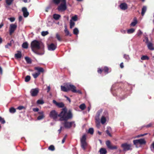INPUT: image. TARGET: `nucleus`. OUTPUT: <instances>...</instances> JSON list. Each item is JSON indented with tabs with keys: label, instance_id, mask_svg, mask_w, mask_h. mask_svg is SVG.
Returning <instances> with one entry per match:
<instances>
[{
	"label": "nucleus",
	"instance_id": "1",
	"mask_svg": "<svg viewBox=\"0 0 154 154\" xmlns=\"http://www.w3.org/2000/svg\"><path fill=\"white\" fill-rule=\"evenodd\" d=\"M30 46L32 51L36 54L41 55L44 54L45 46L41 41L34 40L31 42Z\"/></svg>",
	"mask_w": 154,
	"mask_h": 154
},
{
	"label": "nucleus",
	"instance_id": "2",
	"mask_svg": "<svg viewBox=\"0 0 154 154\" xmlns=\"http://www.w3.org/2000/svg\"><path fill=\"white\" fill-rule=\"evenodd\" d=\"M66 114L63 115L62 118H60V120L64 121L62 123L64 127L66 129H69L71 128L73 124H74L75 127V125L74 121L68 122V120L71 119L73 117V115L71 110H69L68 112H66Z\"/></svg>",
	"mask_w": 154,
	"mask_h": 154
},
{
	"label": "nucleus",
	"instance_id": "3",
	"mask_svg": "<svg viewBox=\"0 0 154 154\" xmlns=\"http://www.w3.org/2000/svg\"><path fill=\"white\" fill-rule=\"evenodd\" d=\"M67 111V109L66 107H64L62 109V110L59 114H58L57 112L54 110H51L49 114L50 117L54 120L56 121L58 117L62 118L63 115L66 114V112Z\"/></svg>",
	"mask_w": 154,
	"mask_h": 154
},
{
	"label": "nucleus",
	"instance_id": "4",
	"mask_svg": "<svg viewBox=\"0 0 154 154\" xmlns=\"http://www.w3.org/2000/svg\"><path fill=\"white\" fill-rule=\"evenodd\" d=\"M61 3L58 6L57 9L59 11H64L67 9L66 0H61Z\"/></svg>",
	"mask_w": 154,
	"mask_h": 154
},
{
	"label": "nucleus",
	"instance_id": "5",
	"mask_svg": "<svg viewBox=\"0 0 154 154\" xmlns=\"http://www.w3.org/2000/svg\"><path fill=\"white\" fill-rule=\"evenodd\" d=\"M65 86L61 85V89L62 91L64 92H67L69 91H72V85L69 83H67L65 85Z\"/></svg>",
	"mask_w": 154,
	"mask_h": 154
},
{
	"label": "nucleus",
	"instance_id": "6",
	"mask_svg": "<svg viewBox=\"0 0 154 154\" xmlns=\"http://www.w3.org/2000/svg\"><path fill=\"white\" fill-rule=\"evenodd\" d=\"M133 143L135 145H137L138 144L140 145L145 144L146 143V141L144 139H140L134 140Z\"/></svg>",
	"mask_w": 154,
	"mask_h": 154
},
{
	"label": "nucleus",
	"instance_id": "7",
	"mask_svg": "<svg viewBox=\"0 0 154 154\" xmlns=\"http://www.w3.org/2000/svg\"><path fill=\"white\" fill-rule=\"evenodd\" d=\"M102 71H103L105 74H107L110 72L109 71V68L107 66H105L102 69H98L97 72L98 73L100 74Z\"/></svg>",
	"mask_w": 154,
	"mask_h": 154
},
{
	"label": "nucleus",
	"instance_id": "8",
	"mask_svg": "<svg viewBox=\"0 0 154 154\" xmlns=\"http://www.w3.org/2000/svg\"><path fill=\"white\" fill-rule=\"evenodd\" d=\"M131 144H128L127 143H123L121 145V147L123 148L124 151L131 150Z\"/></svg>",
	"mask_w": 154,
	"mask_h": 154
},
{
	"label": "nucleus",
	"instance_id": "9",
	"mask_svg": "<svg viewBox=\"0 0 154 154\" xmlns=\"http://www.w3.org/2000/svg\"><path fill=\"white\" fill-rule=\"evenodd\" d=\"M106 144L108 148L110 149H116L117 148V146H112L111 143L110 142L109 140L106 142Z\"/></svg>",
	"mask_w": 154,
	"mask_h": 154
},
{
	"label": "nucleus",
	"instance_id": "10",
	"mask_svg": "<svg viewBox=\"0 0 154 154\" xmlns=\"http://www.w3.org/2000/svg\"><path fill=\"white\" fill-rule=\"evenodd\" d=\"M48 49L49 51H53L55 50L57 48V44H54V43H51V44L48 45Z\"/></svg>",
	"mask_w": 154,
	"mask_h": 154
},
{
	"label": "nucleus",
	"instance_id": "11",
	"mask_svg": "<svg viewBox=\"0 0 154 154\" xmlns=\"http://www.w3.org/2000/svg\"><path fill=\"white\" fill-rule=\"evenodd\" d=\"M17 27V25L16 24H11L10 25L9 29V33L10 35L14 32Z\"/></svg>",
	"mask_w": 154,
	"mask_h": 154
},
{
	"label": "nucleus",
	"instance_id": "12",
	"mask_svg": "<svg viewBox=\"0 0 154 154\" xmlns=\"http://www.w3.org/2000/svg\"><path fill=\"white\" fill-rule=\"evenodd\" d=\"M53 102L59 108H61L64 107V104L63 102H57L55 100H53Z\"/></svg>",
	"mask_w": 154,
	"mask_h": 154
},
{
	"label": "nucleus",
	"instance_id": "13",
	"mask_svg": "<svg viewBox=\"0 0 154 154\" xmlns=\"http://www.w3.org/2000/svg\"><path fill=\"white\" fill-rule=\"evenodd\" d=\"M38 92V88L32 89L30 91L31 95L33 97L37 95Z\"/></svg>",
	"mask_w": 154,
	"mask_h": 154
},
{
	"label": "nucleus",
	"instance_id": "14",
	"mask_svg": "<svg viewBox=\"0 0 154 154\" xmlns=\"http://www.w3.org/2000/svg\"><path fill=\"white\" fill-rule=\"evenodd\" d=\"M22 11L23 13V15L25 17H27L29 15V13L28 12L27 9L26 7L22 8Z\"/></svg>",
	"mask_w": 154,
	"mask_h": 154
},
{
	"label": "nucleus",
	"instance_id": "15",
	"mask_svg": "<svg viewBox=\"0 0 154 154\" xmlns=\"http://www.w3.org/2000/svg\"><path fill=\"white\" fill-rule=\"evenodd\" d=\"M72 87L71 88H72V92L75 93H78L80 94H82V92L80 90H76V87L74 85H72Z\"/></svg>",
	"mask_w": 154,
	"mask_h": 154
},
{
	"label": "nucleus",
	"instance_id": "16",
	"mask_svg": "<svg viewBox=\"0 0 154 154\" xmlns=\"http://www.w3.org/2000/svg\"><path fill=\"white\" fill-rule=\"evenodd\" d=\"M38 114H40L37 118L38 120H41L42 119L45 117V116L44 114V112L42 111L39 112Z\"/></svg>",
	"mask_w": 154,
	"mask_h": 154
},
{
	"label": "nucleus",
	"instance_id": "17",
	"mask_svg": "<svg viewBox=\"0 0 154 154\" xmlns=\"http://www.w3.org/2000/svg\"><path fill=\"white\" fill-rule=\"evenodd\" d=\"M119 7L120 8L123 10H125L128 8L127 5L125 3H123L119 5Z\"/></svg>",
	"mask_w": 154,
	"mask_h": 154
},
{
	"label": "nucleus",
	"instance_id": "18",
	"mask_svg": "<svg viewBox=\"0 0 154 154\" xmlns=\"http://www.w3.org/2000/svg\"><path fill=\"white\" fill-rule=\"evenodd\" d=\"M34 69L38 71L37 72L43 73L44 72V69L42 68L39 66L35 67L34 68Z\"/></svg>",
	"mask_w": 154,
	"mask_h": 154
},
{
	"label": "nucleus",
	"instance_id": "19",
	"mask_svg": "<svg viewBox=\"0 0 154 154\" xmlns=\"http://www.w3.org/2000/svg\"><path fill=\"white\" fill-rule=\"evenodd\" d=\"M18 53L15 54L14 57L16 59H19L21 58L22 57L21 52L20 51H17Z\"/></svg>",
	"mask_w": 154,
	"mask_h": 154
},
{
	"label": "nucleus",
	"instance_id": "20",
	"mask_svg": "<svg viewBox=\"0 0 154 154\" xmlns=\"http://www.w3.org/2000/svg\"><path fill=\"white\" fill-rule=\"evenodd\" d=\"M81 146L84 150H85L87 146V143L86 142H81Z\"/></svg>",
	"mask_w": 154,
	"mask_h": 154
},
{
	"label": "nucleus",
	"instance_id": "21",
	"mask_svg": "<svg viewBox=\"0 0 154 154\" xmlns=\"http://www.w3.org/2000/svg\"><path fill=\"white\" fill-rule=\"evenodd\" d=\"M100 154H106L107 152L106 149L104 148H101L100 150Z\"/></svg>",
	"mask_w": 154,
	"mask_h": 154
},
{
	"label": "nucleus",
	"instance_id": "22",
	"mask_svg": "<svg viewBox=\"0 0 154 154\" xmlns=\"http://www.w3.org/2000/svg\"><path fill=\"white\" fill-rule=\"evenodd\" d=\"M147 46L148 49L151 50H153L154 48L153 47V45L152 43L149 42L147 44Z\"/></svg>",
	"mask_w": 154,
	"mask_h": 154
},
{
	"label": "nucleus",
	"instance_id": "23",
	"mask_svg": "<svg viewBox=\"0 0 154 154\" xmlns=\"http://www.w3.org/2000/svg\"><path fill=\"white\" fill-rule=\"evenodd\" d=\"M146 10V6H143L142 8L141 14L142 16L144 15Z\"/></svg>",
	"mask_w": 154,
	"mask_h": 154
},
{
	"label": "nucleus",
	"instance_id": "24",
	"mask_svg": "<svg viewBox=\"0 0 154 154\" xmlns=\"http://www.w3.org/2000/svg\"><path fill=\"white\" fill-rule=\"evenodd\" d=\"M106 119L105 117H104V116H102L100 122L102 124H105V123L106 122Z\"/></svg>",
	"mask_w": 154,
	"mask_h": 154
},
{
	"label": "nucleus",
	"instance_id": "25",
	"mask_svg": "<svg viewBox=\"0 0 154 154\" xmlns=\"http://www.w3.org/2000/svg\"><path fill=\"white\" fill-rule=\"evenodd\" d=\"M65 29L64 30V32L66 34V35H69V36H71V35L70 34L69 31L67 29L66 26H65Z\"/></svg>",
	"mask_w": 154,
	"mask_h": 154
},
{
	"label": "nucleus",
	"instance_id": "26",
	"mask_svg": "<svg viewBox=\"0 0 154 154\" xmlns=\"http://www.w3.org/2000/svg\"><path fill=\"white\" fill-rule=\"evenodd\" d=\"M53 17L55 20H57L59 19L60 17V15L59 14H54L53 15Z\"/></svg>",
	"mask_w": 154,
	"mask_h": 154
},
{
	"label": "nucleus",
	"instance_id": "27",
	"mask_svg": "<svg viewBox=\"0 0 154 154\" xmlns=\"http://www.w3.org/2000/svg\"><path fill=\"white\" fill-rule=\"evenodd\" d=\"M28 44L27 42H25L23 43L22 45V47L25 49H27L28 48Z\"/></svg>",
	"mask_w": 154,
	"mask_h": 154
},
{
	"label": "nucleus",
	"instance_id": "28",
	"mask_svg": "<svg viewBox=\"0 0 154 154\" xmlns=\"http://www.w3.org/2000/svg\"><path fill=\"white\" fill-rule=\"evenodd\" d=\"M56 38L58 41L61 42L63 40L60 37V35L58 33L56 34Z\"/></svg>",
	"mask_w": 154,
	"mask_h": 154
},
{
	"label": "nucleus",
	"instance_id": "29",
	"mask_svg": "<svg viewBox=\"0 0 154 154\" xmlns=\"http://www.w3.org/2000/svg\"><path fill=\"white\" fill-rule=\"evenodd\" d=\"M94 130L93 128H89L88 131V133L89 134L91 135H93L94 134Z\"/></svg>",
	"mask_w": 154,
	"mask_h": 154
},
{
	"label": "nucleus",
	"instance_id": "30",
	"mask_svg": "<svg viewBox=\"0 0 154 154\" xmlns=\"http://www.w3.org/2000/svg\"><path fill=\"white\" fill-rule=\"evenodd\" d=\"M141 59L142 60H148L149 59V58L146 55H143L141 57Z\"/></svg>",
	"mask_w": 154,
	"mask_h": 154
},
{
	"label": "nucleus",
	"instance_id": "31",
	"mask_svg": "<svg viewBox=\"0 0 154 154\" xmlns=\"http://www.w3.org/2000/svg\"><path fill=\"white\" fill-rule=\"evenodd\" d=\"M25 60L26 62L29 64H30L32 63L31 59L28 57H25Z\"/></svg>",
	"mask_w": 154,
	"mask_h": 154
},
{
	"label": "nucleus",
	"instance_id": "32",
	"mask_svg": "<svg viewBox=\"0 0 154 154\" xmlns=\"http://www.w3.org/2000/svg\"><path fill=\"white\" fill-rule=\"evenodd\" d=\"M9 110V112H11V113H14L16 111V109H15L13 107H11L10 108Z\"/></svg>",
	"mask_w": 154,
	"mask_h": 154
},
{
	"label": "nucleus",
	"instance_id": "33",
	"mask_svg": "<svg viewBox=\"0 0 154 154\" xmlns=\"http://www.w3.org/2000/svg\"><path fill=\"white\" fill-rule=\"evenodd\" d=\"M14 0H5L6 4L8 5H11Z\"/></svg>",
	"mask_w": 154,
	"mask_h": 154
},
{
	"label": "nucleus",
	"instance_id": "34",
	"mask_svg": "<svg viewBox=\"0 0 154 154\" xmlns=\"http://www.w3.org/2000/svg\"><path fill=\"white\" fill-rule=\"evenodd\" d=\"M86 136L85 134H84L83 135L82 138L81 139V142H86Z\"/></svg>",
	"mask_w": 154,
	"mask_h": 154
},
{
	"label": "nucleus",
	"instance_id": "35",
	"mask_svg": "<svg viewBox=\"0 0 154 154\" xmlns=\"http://www.w3.org/2000/svg\"><path fill=\"white\" fill-rule=\"evenodd\" d=\"M135 31V29L133 28H131L127 30V33L128 34H131L133 33Z\"/></svg>",
	"mask_w": 154,
	"mask_h": 154
},
{
	"label": "nucleus",
	"instance_id": "36",
	"mask_svg": "<svg viewBox=\"0 0 154 154\" xmlns=\"http://www.w3.org/2000/svg\"><path fill=\"white\" fill-rule=\"evenodd\" d=\"M79 108L82 110H84L86 108V106L84 103H83L80 105Z\"/></svg>",
	"mask_w": 154,
	"mask_h": 154
},
{
	"label": "nucleus",
	"instance_id": "37",
	"mask_svg": "<svg viewBox=\"0 0 154 154\" xmlns=\"http://www.w3.org/2000/svg\"><path fill=\"white\" fill-rule=\"evenodd\" d=\"M75 23L72 20H70V28L72 29L75 25Z\"/></svg>",
	"mask_w": 154,
	"mask_h": 154
},
{
	"label": "nucleus",
	"instance_id": "38",
	"mask_svg": "<svg viewBox=\"0 0 154 154\" xmlns=\"http://www.w3.org/2000/svg\"><path fill=\"white\" fill-rule=\"evenodd\" d=\"M31 79V77L29 75H27L25 78V81L26 82H29Z\"/></svg>",
	"mask_w": 154,
	"mask_h": 154
},
{
	"label": "nucleus",
	"instance_id": "39",
	"mask_svg": "<svg viewBox=\"0 0 154 154\" xmlns=\"http://www.w3.org/2000/svg\"><path fill=\"white\" fill-rule=\"evenodd\" d=\"M48 149L51 151H53L55 150V148L54 145H51L48 147Z\"/></svg>",
	"mask_w": 154,
	"mask_h": 154
},
{
	"label": "nucleus",
	"instance_id": "40",
	"mask_svg": "<svg viewBox=\"0 0 154 154\" xmlns=\"http://www.w3.org/2000/svg\"><path fill=\"white\" fill-rule=\"evenodd\" d=\"M79 30L77 28H75L73 29V33L74 34L77 35L79 33Z\"/></svg>",
	"mask_w": 154,
	"mask_h": 154
},
{
	"label": "nucleus",
	"instance_id": "41",
	"mask_svg": "<svg viewBox=\"0 0 154 154\" xmlns=\"http://www.w3.org/2000/svg\"><path fill=\"white\" fill-rule=\"evenodd\" d=\"M40 74V73L39 72H36L35 73L33 74H32L33 77L35 79L37 78Z\"/></svg>",
	"mask_w": 154,
	"mask_h": 154
},
{
	"label": "nucleus",
	"instance_id": "42",
	"mask_svg": "<svg viewBox=\"0 0 154 154\" xmlns=\"http://www.w3.org/2000/svg\"><path fill=\"white\" fill-rule=\"evenodd\" d=\"M124 58L127 61H128L130 59L129 56L128 55L125 54L124 55Z\"/></svg>",
	"mask_w": 154,
	"mask_h": 154
},
{
	"label": "nucleus",
	"instance_id": "43",
	"mask_svg": "<svg viewBox=\"0 0 154 154\" xmlns=\"http://www.w3.org/2000/svg\"><path fill=\"white\" fill-rule=\"evenodd\" d=\"M37 103L38 104H42L44 103V102L42 100H38L37 101Z\"/></svg>",
	"mask_w": 154,
	"mask_h": 154
},
{
	"label": "nucleus",
	"instance_id": "44",
	"mask_svg": "<svg viewBox=\"0 0 154 154\" xmlns=\"http://www.w3.org/2000/svg\"><path fill=\"white\" fill-rule=\"evenodd\" d=\"M0 123L2 124H4L5 123V121L4 118L0 116Z\"/></svg>",
	"mask_w": 154,
	"mask_h": 154
},
{
	"label": "nucleus",
	"instance_id": "45",
	"mask_svg": "<svg viewBox=\"0 0 154 154\" xmlns=\"http://www.w3.org/2000/svg\"><path fill=\"white\" fill-rule=\"evenodd\" d=\"M61 1V0H53V2L57 5L59 4Z\"/></svg>",
	"mask_w": 154,
	"mask_h": 154
},
{
	"label": "nucleus",
	"instance_id": "46",
	"mask_svg": "<svg viewBox=\"0 0 154 154\" xmlns=\"http://www.w3.org/2000/svg\"><path fill=\"white\" fill-rule=\"evenodd\" d=\"M13 41V40L11 41V42L9 43H8L5 46V47L6 48H8L9 47H11V42Z\"/></svg>",
	"mask_w": 154,
	"mask_h": 154
},
{
	"label": "nucleus",
	"instance_id": "47",
	"mask_svg": "<svg viewBox=\"0 0 154 154\" xmlns=\"http://www.w3.org/2000/svg\"><path fill=\"white\" fill-rule=\"evenodd\" d=\"M48 34V32L46 31H42V32L41 34L43 36H45Z\"/></svg>",
	"mask_w": 154,
	"mask_h": 154
},
{
	"label": "nucleus",
	"instance_id": "48",
	"mask_svg": "<svg viewBox=\"0 0 154 154\" xmlns=\"http://www.w3.org/2000/svg\"><path fill=\"white\" fill-rule=\"evenodd\" d=\"M137 20H134V21L133 22H132L131 23V26H134L137 24Z\"/></svg>",
	"mask_w": 154,
	"mask_h": 154
},
{
	"label": "nucleus",
	"instance_id": "49",
	"mask_svg": "<svg viewBox=\"0 0 154 154\" xmlns=\"http://www.w3.org/2000/svg\"><path fill=\"white\" fill-rule=\"evenodd\" d=\"M152 123H150L149 124L146 125H144L143 126V127H146L147 128H149V127H151L152 126Z\"/></svg>",
	"mask_w": 154,
	"mask_h": 154
},
{
	"label": "nucleus",
	"instance_id": "50",
	"mask_svg": "<svg viewBox=\"0 0 154 154\" xmlns=\"http://www.w3.org/2000/svg\"><path fill=\"white\" fill-rule=\"evenodd\" d=\"M72 19L74 21H76L77 20L78 17L77 15H75L73 16L72 18Z\"/></svg>",
	"mask_w": 154,
	"mask_h": 154
},
{
	"label": "nucleus",
	"instance_id": "51",
	"mask_svg": "<svg viewBox=\"0 0 154 154\" xmlns=\"http://www.w3.org/2000/svg\"><path fill=\"white\" fill-rule=\"evenodd\" d=\"M142 34V31L140 30H139L138 31L137 33V35L138 36H139L141 35Z\"/></svg>",
	"mask_w": 154,
	"mask_h": 154
},
{
	"label": "nucleus",
	"instance_id": "52",
	"mask_svg": "<svg viewBox=\"0 0 154 154\" xmlns=\"http://www.w3.org/2000/svg\"><path fill=\"white\" fill-rule=\"evenodd\" d=\"M25 107L23 106H20L17 108V109L19 110H21L24 109Z\"/></svg>",
	"mask_w": 154,
	"mask_h": 154
},
{
	"label": "nucleus",
	"instance_id": "53",
	"mask_svg": "<svg viewBox=\"0 0 154 154\" xmlns=\"http://www.w3.org/2000/svg\"><path fill=\"white\" fill-rule=\"evenodd\" d=\"M143 41H145V42L146 44H148V43H148L149 39H148V38L147 37H145V40H144Z\"/></svg>",
	"mask_w": 154,
	"mask_h": 154
},
{
	"label": "nucleus",
	"instance_id": "54",
	"mask_svg": "<svg viewBox=\"0 0 154 154\" xmlns=\"http://www.w3.org/2000/svg\"><path fill=\"white\" fill-rule=\"evenodd\" d=\"M106 133L110 137H112V135L110 133L109 131L108 130H106Z\"/></svg>",
	"mask_w": 154,
	"mask_h": 154
},
{
	"label": "nucleus",
	"instance_id": "55",
	"mask_svg": "<svg viewBox=\"0 0 154 154\" xmlns=\"http://www.w3.org/2000/svg\"><path fill=\"white\" fill-rule=\"evenodd\" d=\"M10 21L11 22L14 21L15 20V18L14 17H11L9 18Z\"/></svg>",
	"mask_w": 154,
	"mask_h": 154
},
{
	"label": "nucleus",
	"instance_id": "56",
	"mask_svg": "<svg viewBox=\"0 0 154 154\" xmlns=\"http://www.w3.org/2000/svg\"><path fill=\"white\" fill-rule=\"evenodd\" d=\"M33 110L35 112H38L39 110V109L38 108H35L33 109Z\"/></svg>",
	"mask_w": 154,
	"mask_h": 154
},
{
	"label": "nucleus",
	"instance_id": "57",
	"mask_svg": "<svg viewBox=\"0 0 154 154\" xmlns=\"http://www.w3.org/2000/svg\"><path fill=\"white\" fill-rule=\"evenodd\" d=\"M147 134V133H145V134H140V135H139L138 136H137V137H140L143 136H144L146 135Z\"/></svg>",
	"mask_w": 154,
	"mask_h": 154
},
{
	"label": "nucleus",
	"instance_id": "58",
	"mask_svg": "<svg viewBox=\"0 0 154 154\" xmlns=\"http://www.w3.org/2000/svg\"><path fill=\"white\" fill-rule=\"evenodd\" d=\"M23 17L22 16H20L19 17V21L20 22L22 20Z\"/></svg>",
	"mask_w": 154,
	"mask_h": 154
},
{
	"label": "nucleus",
	"instance_id": "59",
	"mask_svg": "<svg viewBox=\"0 0 154 154\" xmlns=\"http://www.w3.org/2000/svg\"><path fill=\"white\" fill-rule=\"evenodd\" d=\"M120 67L121 68H123L124 67L123 63H122V62L121 63L120 65Z\"/></svg>",
	"mask_w": 154,
	"mask_h": 154
},
{
	"label": "nucleus",
	"instance_id": "60",
	"mask_svg": "<svg viewBox=\"0 0 154 154\" xmlns=\"http://www.w3.org/2000/svg\"><path fill=\"white\" fill-rule=\"evenodd\" d=\"M51 89V88L50 86H48L47 87V92L48 93L49 92V91H50Z\"/></svg>",
	"mask_w": 154,
	"mask_h": 154
},
{
	"label": "nucleus",
	"instance_id": "61",
	"mask_svg": "<svg viewBox=\"0 0 154 154\" xmlns=\"http://www.w3.org/2000/svg\"><path fill=\"white\" fill-rule=\"evenodd\" d=\"M121 32L123 34H125L126 33V31L123 29H121Z\"/></svg>",
	"mask_w": 154,
	"mask_h": 154
},
{
	"label": "nucleus",
	"instance_id": "62",
	"mask_svg": "<svg viewBox=\"0 0 154 154\" xmlns=\"http://www.w3.org/2000/svg\"><path fill=\"white\" fill-rule=\"evenodd\" d=\"M65 97L66 98L67 100H68L69 101V102H71L70 99L68 97L66 96H65Z\"/></svg>",
	"mask_w": 154,
	"mask_h": 154
},
{
	"label": "nucleus",
	"instance_id": "63",
	"mask_svg": "<svg viewBox=\"0 0 154 154\" xmlns=\"http://www.w3.org/2000/svg\"><path fill=\"white\" fill-rule=\"evenodd\" d=\"M102 109H100L99 111H98V115H99L100 113H101L102 112Z\"/></svg>",
	"mask_w": 154,
	"mask_h": 154
},
{
	"label": "nucleus",
	"instance_id": "64",
	"mask_svg": "<svg viewBox=\"0 0 154 154\" xmlns=\"http://www.w3.org/2000/svg\"><path fill=\"white\" fill-rule=\"evenodd\" d=\"M66 139L65 138H63L62 141V143H63L65 142Z\"/></svg>",
	"mask_w": 154,
	"mask_h": 154
}]
</instances>
